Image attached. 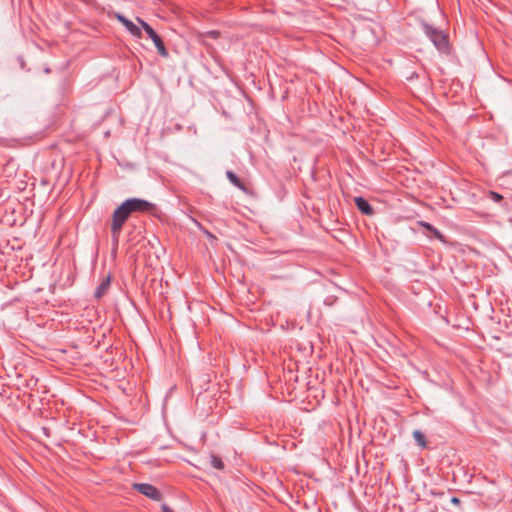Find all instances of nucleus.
<instances>
[{
	"label": "nucleus",
	"instance_id": "2",
	"mask_svg": "<svg viewBox=\"0 0 512 512\" xmlns=\"http://www.w3.org/2000/svg\"><path fill=\"white\" fill-rule=\"evenodd\" d=\"M421 27L425 35L431 40V42L440 52L447 53L449 51L448 37L443 33V31L424 21L421 22Z\"/></svg>",
	"mask_w": 512,
	"mask_h": 512
},
{
	"label": "nucleus",
	"instance_id": "17",
	"mask_svg": "<svg viewBox=\"0 0 512 512\" xmlns=\"http://www.w3.org/2000/svg\"><path fill=\"white\" fill-rule=\"evenodd\" d=\"M451 503H453L454 505H459L460 504V499L457 498V497H452L451 498Z\"/></svg>",
	"mask_w": 512,
	"mask_h": 512
},
{
	"label": "nucleus",
	"instance_id": "6",
	"mask_svg": "<svg viewBox=\"0 0 512 512\" xmlns=\"http://www.w3.org/2000/svg\"><path fill=\"white\" fill-rule=\"evenodd\" d=\"M117 20L123 24V26L130 32V34L136 38L142 37L141 29L135 25L131 20L127 19L122 14H116Z\"/></svg>",
	"mask_w": 512,
	"mask_h": 512
},
{
	"label": "nucleus",
	"instance_id": "4",
	"mask_svg": "<svg viewBox=\"0 0 512 512\" xmlns=\"http://www.w3.org/2000/svg\"><path fill=\"white\" fill-rule=\"evenodd\" d=\"M138 23L141 25V27L144 29V31L147 33L149 38L153 41L155 47L157 48L158 53L162 57L168 56V51L166 49V46L161 39V37L155 32V30L144 20L141 18H137Z\"/></svg>",
	"mask_w": 512,
	"mask_h": 512
},
{
	"label": "nucleus",
	"instance_id": "12",
	"mask_svg": "<svg viewBox=\"0 0 512 512\" xmlns=\"http://www.w3.org/2000/svg\"><path fill=\"white\" fill-rule=\"evenodd\" d=\"M489 198L494 202H500L503 199V196L497 192L490 191Z\"/></svg>",
	"mask_w": 512,
	"mask_h": 512
},
{
	"label": "nucleus",
	"instance_id": "9",
	"mask_svg": "<svg viewBox=\"0 0 512 512\" xmlns=\"http://www.w3.org/2000/svg\"><path fill=\"white\" fill-rule=\"evenodd\" d=\"M226 177L230 181L231 184H233L235 187L239 188L242 191H245V185L244 183L238 178V176L233 171H227Z\"/></svg>",
	"mask_w": 512,
	"mask_h": 512
},
{
	"label": "nucleus",
	"instance_id": "11",
	"mask_svg": "<svg viewBox=\"0 0 512 512\" xmlns=\"http://www.w3.org/2000/svg\"><path fill=\"white\" fill-rule=\"evenodd\" d=\"M210 464L213 468L217 470H222L224 468V463L222 459L216 455L210 456Z\"/></svg>",
	"mask_w": 512,
	"mask_h": 512
},
{
	"label": "nucleus",
	"instance_id": "10",
	"mask_svg": "<svg viewBox=\"0 0 512 512\" xmlns=\"http://www.w3.org/2000/svg\"><path fill=\"white\" fill-rule=\"evenodd\" d=\"M413 438L418 446H420L421 448H426V437L420 430H415L413 432Z\"/></svg>",
	"mask_w": 512,
	"mask_h": 512
},
{
	"label": "nucleus",
	"instance_id": "13",
	"mask_svg": "<svg viewBox=\"0 0 512 512\" xmlns=\"http://www.w3.org/2000/svg\"><path fill=\"white\" fill-rule=\"evenodd\" d=\"M436 239L442 241V242H445V239H444V235L437 229V228H433L432 231L430 232Z\"/></svg>",
	"mask_w": 512,
	"mask_h": 512
},
{
	"label": "nucleus",
	"instance_id": "1",
	"mask_svg": "<svg viewBox=\"0 0 512 512\" xmlns=\"http://www.w3.org/2000/svg\"><path fill=\"white\" fill-rule=\"evenodd\" d=\"M131 211L125 202H122L113 212L111 223V234L113 241L117 244L123 228V225L131 215Z\"/></svg>",
	"mask_w": 512,
	"mask_h": 512
},
{
	"label": "nucleus",
	"instance_id": "15",
	"mask_svg": "<svg viewBox=\"0 0 512 512\" xmlns=\"http://www.w3.org/2000/svg\"><path fill=\"white\" fill-rule=\"evenodd\" d=\"M502 498V495L501 493H496L493 497H492V502H499Z\"/></svg>",
	"mask_w": 512,
	"mask_h": 512
},
{
	"label": "nucleus",
	"instance_id": "18",
	"mask_svg": "<svg viewBox=\"0 0 512 512\" xmlns=\"http://www.w3.org/2000/svg\"><path fill=\"white\" fill-rule=\"evenodd\" d=\"M206 234L209 238H215L210 232L206 231Z\"/></svg>",
	"mask_w": 512,
	"mask_h": 512
},
{
	"label": "nucleus",
	"instance_id": "14",
	"mask_svg": "<svg viewBox=\"0 0 512 512\" xmlns=\"http://www.w3.org/2000/svg\"><path fill=\"white\" fill-rule=\"evenodd\" d=\"M420 224L429 232H431L432 229L434 228V226L428 222H420Z\"/></svg>",
	"mask_w": 512,
	"mask_h": 512
},
{
	"label": "nucleus",
	"instance_id": "16",
	"mask_svg": "<svg viewBox=\"0 0 512 512\" xmlns=\"http://www.w3.org/2000/svg\"><path fill=\"white\" fill-rule=\"evenodd\" d=\"M161 510L162 512H174L167 504H162Z\"/></svg>",
	"mask_w": 512,
	"mask_h": 512
},
{
	"label": "nucleus",
	"instance_id": "8",
	"mask_svg": "<svg viewBox=\"0 0 512 512\" xmlns=\"http://www.w3.org/2000/svg\"><path fill=\"white\" fill-rule=\"evenodd\" d=\"M109 287H110V276H107L96 287L95 292H94L95 298L100 299L107 292Z\"/></svg>",
	"mask_w": 512,
	"mask_h": 512
},
{
	"label": "nucleus",
	"instance_id": "5",
	"mask_svg": "<svg viewBox=\"0 0 512 512\" xmlns=\"http://www.w3.org/2000/svg\"><path fill=\"white\" fill-rule=\"evenodd\" d=\"M133 488L138 491L139 493L145 495L146 497L154 500V501H160L161 500V492L152 484L148 483H135L133 484Z\"/></svg>",
	"mask_w": 512,
	"mask_h": 512
},
{
	"label": "nucleus",
	"instance_id": "3",
	"mask_svg": "<svg viewBox=\"0 0 512 512\" xmlns=\"http://www.w3.org/2000/svg\"><path fill=\"white\" fill-rule=\"evenodd\" d=\"M131 213H149L155 215L157 206L147 200L141 198H128L125 201Z\"/></svg>",
	"mask_w": 512,
	"mask_h": 512
},
{
	"label": "nucleus",
	"instance_id": "7",
	"mask_svg": "<svg viewBox=\"0 0 512 512\" xmlns=\"http://www.w3.org/2000/svg\"><path fill=\"white\" fill-rule=\"evenodd\" d=\"M356 207L365 215H372L374 210L369 202L363 197L359 196L354 199Z\"/></svg>",
	"mask_w": 512,
	"mask_h": 512
}]
</instances>
